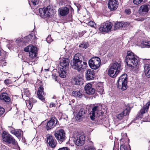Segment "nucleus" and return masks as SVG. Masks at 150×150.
Here are the masks:
<instances>
[{
  "label": "nucleus",
  "mask_w": 150,
  "mask_h": 150,
  "mask_svg": "<svg viewBox=\"0 0 150 150\" xmlns=\"http://www.w3.org/2000/svg\"><path fill=\"white\" fill-rule=\"evenodd\" d=\"M29 54L30 57L33 59L36 56V47L32 45H30Z\"/></svg>",
  "instance_id": "obj_21"
},
{
  "label": "nucleus",
  "mask_w": 150,
  "mask_h": 150,
  "mask_svg": "<svg viewBox=\"0 0 150 150\" xmlns=\"http://www.w3.org/2000/svg\"><path fill=\"white\" fill-rule=\"evenodd\" d=\"M43 90L44 88L43 86H41L39 88L37 93L38 98L42 101L45 100V99L44 97L45 95V93L44 92Z\"/></svg>",
  "instance_id": "obj_16"
},
{
  "label": "nucleus",
  "mask_w": 150,
  "mask_h": 150,
  "mask_svg": "<svg viewBox=\"0 0 150 150\" xmlns=\"http://www.w3.org/2000/svg\"><path fill=\"white\" fill-rule=\"evenodd\" d=\"M30 45H29L28 46L25 47L24 48V51L25 52H30Z\"/></svg>",
  "instance_id": "obj_43"
},
{
  "label": "nucleus",
  "mask_w": 150,
  "mask_h": 150,
  "mask_svg": "<svg viewBox=\"0 0 150 150\" xmlns=\"http://www.w3.org/2000/svg\"><path fill=\"white\" fill-rule=\"evenodd\" d=\"M35 63V62L33 61H30L28 62V64H30L31 65H33V64H34Z\"/></svg>",
  "instance_id": "obj_49"
},
{
  "label": "nucleus",
  "mask_w": 150,
  "mask_h": 150,
  "mask_svg": "<svg viewBox=\"0 0 150 150\" xmlns=\"http://www.w3.org/2000/svg\"><path fill=\"white\" fill-rule=\"evenodd\" d=\"M88 44L87 42H83L80 45L79 47L83 48H86L88 46Z\"/></svg>",
  "instance_id": "obj_36"
},
{
  "label": "nucleus",
  "mask_w": 150,
  "mask_h": 150,
  "mask_svg": "<svg viewBox=\"0 0 150 150\" xmlns=\"http://www.w3.org/2000/svg\"><path fill=\"white\" fill-rule=\"evenodd\" d=\"M59 124L58 121L56 118H52L47 122L46 128L47 130H50L54 127L57 124L58 125Z\"/></svg>",
  "instance_id": "obj_10"
},
{
  "label": "nucleus",
  "mask_w": 150,
  "mask_h": 150,
  "mask_svg": "<svg viewBox=\"0 0 150 150\" xmlns=\"http://www.w3.org/2000/svg\"><path fill=\"white\" fill-rule=\"evenodd\" d=\"M52 107L53 106V104L52 105Z\"/></svg>",
  "instance_id": "obj_57"
},
{
  "label": "nucleus",
  "mask_w": 150,
  "mask_h": 150,
  "mask_svg": "<svg viewBox=\"0 0 150 150\" xmlns=\"http://www.w3.org/2000/svg\"><path fill=\"white\" fill-rule=\"evenodd\" d=\"M138 57L132 52L128 51L125 58L126 62L129 67L132 69L137 70L139 68Z\"/></svg>",
  "instance_id": "obj_2"
},
{
  "label": "nucleus",
  "mask_w": 150,
  "mask_h": 150,
  "mask_svg": "<svg viewBox=\"0 0 150 150\" xmlns=\"http://www.w3.org/2000/svg\"><path fill=\"white\" fill-rule=\"evenodd\" d=\"M50 37H49V36L47 38V39H46V40H47V41H48L49 39H50Z\"/></svg>",
  "instance_id": "obj_51"
},
{
  "label": "nucleus",
  "mask_w": 150,
  "mask_h": 150,
  "mask_svg": "<svg viewBox=\"0 0 150 150\" xmlns=\"http://www.w3.org/2000/svg\"><path fill=\"white\" fill-rule=\"evenodd\" d=\"M68 69L61 68L59 67V76L62 78H64L66 76V71Z\"/></svg>",
  "instance_id": "obj_27"
},
{
  "label": "nucleus",
  "mask_w": 150,
  "mask_h": 150,
  "mask_svg": "<svg viewBox=\"0 0 150 150\" xmlns=\"http://www.w3.org/2000/svg\"><path fill=\"white\" fill-rule=\"evenodd\" d=\"M97 150H102L101 149H98Z\"/></svg>",
  "instance_id": "obj_55"
},
{
  "label": "nucleus",
  "mask_w": 150,
  "mask_h": 150,
  "mask_svg": "<svg viewBox=\"0 0 150 150\" xmlns=\"http://www.w3.org/2000/svg\"><path fill=\"white\" fill-rule=\"evenodd\" d=\"M138 1H140V3H141L143 1V0H138Z\"/></svg>",
  "instance_id": "obj_52"
},
{
  "label": "nucleus",
  "mask_w": 150,
  "mask_h": 150,
  "mask_svg": "<svg viewBox=\"0 0 150 150\" xmlns=\"http://www.w3.org/2000/svg\"><path fill=\"white\" fill-rule=\"evenodd\" d=\"M124 115L122 112L118 114L117 115V118L119 120H121L124 117Z\"/></svg>",
  "instance_id": "obj_40"
},
{
  "label": "nucleus",
  "mask_w": 150,
  "mask_h": 150,
  "mask_svg": "<svg viewBox=\"0 0 150 150\" xmlns=\"http://www.w3.org/2000/svg\"><path fill=\"white\" fill-rule=\"evenodd\" d=\"M89 144L87 146H85L84 150H96L95 147L94 146L93 143L91 141H89Z\"/></svg>",
  "instance_id": "obj_26"
},
{
  "label": "nucleus",
  "mask_w": 150,
  "mask_h": 150,
  "mask_svg": "<svg viewBox=\"0 0 150 150\" xmlns=\"http://www.w3.org/2000/svg\"><path fill=\"white\" fill-rule=\"evenodd\" d=\"M121 64L120 62H114L111 63L108 71V75L114 78L121 71Z\"/></svg>",
  "instance_id": "obj_3"
},
{
  "label": "nucleus",
  "mask_w": 150,
  "mask_h": 150,
  "mask_svg": "<svg viewBox=\"0 0 150 150\" xmlns=\"http://www.w3.org/2000/svg\"><path fill=\"white\" fill-rule=\"evenodd\" d=\"M123 24L122 25V28L123 30L125 29L130 25V23L127 22L122 21Z\"/></svg>",
  "instance_id": "obj_35"
},
{
  "label": "nucleus",
  "mask_w": 150,
  "mask_h": 150,
  "mask_svg": "<svg viewBox=\"0 0 150 150\" xmlns=\"http://www.w3.org/2000/svg\"><path fill=\"white\" fill-rule=\"evenodd\" d=\"M144 73L146 76L150 78V64H147L144 66Z\"/></svg>",
  "instance_id": "obj_24"
},
{
  "label": "nucleus",
  "mask_w": 150,
  "mask_h": 150,
  "mask_svg": "<svg viewBox=\"0 0 150 150\" xmlns=\"http://www.w3.org/2000/svg\"><path fill=\"white\" fill-rule=\"evenodd\" d=\"M100 91H99V92H102V93H103V88H102V87L100 88Z\"/></svg>",
  "instance_id": "obj_50"
},
{
  "label": "nucleus",
  "mask_w": 150,
  "mask_h": 150,
  "mask_svg": "<svg viewBox=\"0 0 150 150\" xmlns=\"http://www.w3.org/2000/svg\"><path fill=\"white\" fill-rule=\"evenodd\" d=\"M112 26V24L111 22H106L101 25L99 29L101 32L107 33L111 31Z\"/></svg>",
  "instance_id": "obj_9"
},
{
  "label": "nucleus",
  "mask_w": 150,
  "mask_h": 150,
  "mask_svg": "<svg viewBox=\"0 0 150 150\" xmlns=\"http://www.w3.org/2000/svg\"><path fill=\"white\" fill-rule=\"evenodd\" d=\"M26 38L27 39L26 42H28L31 41V40L32 38H37L35 35H34L32 34H30L27 36H26Z\"/></svg>",
  "instance_id": "obj_34"
},
{
  "label": "nucleus",
  "mask_w": 150,
  "mask_h": 150,
  "mask_svg": "<svg viewBox=\"0 0 150 150\" xmlns=\"http://www.w3.org/2000/svg\"><path fill=\"white\" fill-rule=\"evenodd\" d=\"M58 150H69V149L67 147H64L60 148Z\"/></svg>",
  "instance_id": "obj_48"
},
{
  "label": "nucleus",
  "mask_w": 150,
  "mask_h": 150,
  "mask_svg": "<svg viewBox=\"0 0 150 150\" xmlns=\"http://www.w3.org/2000/svg\"><path fill=\"white\" fill-rule=\"evenodd\" d=\"M66 117H67V115L66 116Z\"/></svg>",
  "instance_id": "obj_56"
},
{
  "label": "nucleus",
  "mask_w": 150,
  "mask_h": 150,
  "mask_svg": "<svg viewBox=\"0 0 150 150\" xmlns=\"http://www.w3.org/2000/svg\"><path fill=\"white\" fill-rule=\"evenodd\" d=\"M88 25L91 27H95L96 24L93 21H90L88 22Z\"/></svg>",
  "instance_id": "obj_42"
},
{
  "label": "nucleus",
  "mask_w": 150,
  "mask_h": 150,
  "mask_svg": "<svg viewBox=\"0 0 150 150\" xmlns=\"http://www.w3.org/2000/svg\"><path fill=\"white\" fill-rule=\"evenodd\" d=\"M4 82L6 84L8 85L10 84L11 82V80L9 79H6L4 81Z\"/></svg>",
  "instance_id": "obj_45"
},
{
  "label": "nucleus",
  "mask_w": 150,
  "mask_h": 150,
  "mask_svg": "<svg viewBox=\"0 0 150 150\" xmlns=\"http://www.w3.org/2000/svg\"><path fill=\"white\" fill-rule=\"evenodd\" d=\"M30 101L33 103H35L37 102V100L36 99H35L34 98L30 99Z\"/></svg>",
  "instance_id": "obj_47"
},
{
  "label": "nucleus",
  "mask_w": 150,
  "mask_h": 150,
  "mask_svg": "<svg viewBox=\"0 0 150 150\" xmlns=\"http://www.w3.org/2000/svg\"><path fill=\"white\" fill-rule=\"evenodd\" d=\"M99 106L97 105L94 106L93 107L92 110L89 114V117L91 120H93L95 119V117L98 116V114L100 110Z\"/></svg>",
  "instance_id": "obj_11"
},
{
  "label": "nucleus",
  "mask_w": 150,
  "mask_h": 150,
  "mask_svg": "<svg viewBox=\"0 0 150 150\" xmlns=\"http://www.w3.org/2000/svg\"><path fill=\"white\" fill-rule=\"evenodd\" d=\"M12 134H13L16 137H20L21 136L22 132L20 130H13L11 131Z\"/></svg>",
  "instance_id": "obj_31"
},
{
  "label": "nucleus",
  "mask_w": 150,
  "mask_h": 150,
  "mask_svg": "<svg viewBox=\"0 0 150 150\" xmlns=\"http://www.w3.org/2000/svg\"><path fill=\"white\" fill-rule=\"evenodd\" d=\"M150 105V100L148 101L145 105H144L142 109L140 110V113L141 115L147 112Z\"/></svg>",
  "instance_id": "obj_25"
},
{
  "label": "nucleus",
  "mask_w": 150,
  "mask_h": 150,
  "mask_svg": "<svg viewBox=\"0 0 150 150\" xmlns=\"http://www.w3.org/2000/svg\"><path fill=\"white\" fill-rule=\"evenodd\" d=\"M130 149L129 147H126L124 145H122L120 146V150H130Z\"/></svg>",
  "instance_id": "obj_38"
},
{
  "label": "nucleus",
  "mask_w": 150,
  "mask_h": 150,
  "mask_svg": "<svg viewBox=\"0 0 150 150\" xmlns=\"http://www.w3.org/2000/svg\"><path fill=\"white\" fill-rule=\"evenodd\" d=\"M75 139L76 144L78 146H81L84 143L85 136L84 135L78 134L75 138Z\"/></svg>",
  "instance_id": "obj_13"
},
{
  "label": "nucleus",
  "mask_w": 150,
  "mask_h": 150,
  "mask_svg": "<svg viewBox=\"0 0 150 150\" xmlns=\"http://www.w3.org/2000/svg\"><path fill=\"white\" fill-rule=\"evenodd\" d=\"M118 5L117 0H109L108 7L110 11H115L117 8Z\"/></svg>",
  "instance_id": "obj_12"
},
{
  "label": "nucleus",
  "mask_w": 150,
  "mask_h": 150,
  "mask_svg": "<svg viewBox=\"0 0 150 150\" xmlns=\"http://www.w3.org/2000/svg\"><path fill=\"white\" fill-rule=\"evenodd\" d=\"M84 88L86 93L90 95H93L95 93V88L92 87L90 83L87 84L85 86Z\"/></svg>",
  "instance_id": "obj_17"
},
{
  "label": "nucleus",
  "mask_w": 150,
  "mask_h": 150,
  "mask_svg": "<svg viewBox=\"0 0 150 150\" xmlns=\"http://www.w3.org/2000/svg\"><path fill=\"white\" fill-rule=\"evenodd\" d=\"M127 75L126 74L122 75L118 79L117 87L122 91H125L127 88Z\"/></svg>",
  "instance_id": "obj_4"
},
{
  "label": "nucleus",
  "mask_w": 150,
  "mask_h": 150,
  "mask_svg": "<svg viewBox=\"0 0 150 150\" xmlns=\"http://www.w3.org/2000/svg\"><path fill=\"white\" fill-rule=\"evenodd\" d=\"M33 5L35 6L38 4L39 2H41V0H30Z\"/></svg>",
  "instance_id": "obj_37"
},
{
  "label": "nucleus",
  "mask_w": 150,
  "mask_h": 150,
  "mask_svg": "<svg viewBox=\"0 0 150 150\" xmlns=\"http://www.w3.org/2000/svg\"><path fill=\"white\" fill-rule=\"evenodd\" d=\"M84 110L83 109H80L75 117L76 120L78 122H80L82 120L83 117V115L84 114Z\"/></svg>",
  "instance_id": "obj_20"
},
{
  "label": "nucleus",
  "mask_w": 150,
  "mask_h": 150,
  "mask_svg": "<svg viewBox=\"0 0 150 150\" xmlns=\"http://www.w3.org/2000/svg\"><path fill=\"white\" fill-rule=\"evenodd\" d=\"M70 63V60L68 58H65L61 60L59 67L68 69Z\"/></svg>",
  "instance_id": "obj_15"
},
{
  "label": "nucleus",
  "mask_w": 150,
  "mask_h": 150,
  "mask_svg": "<svg viewBox=\"0 0 150 150\" xmlns=\"http://www.w3.org/2000/svg\"><path fill=\"white\" fill-rule=\"evenodd\" d=\"M58 11L60 15L62 16H66L69 13V9L67 7L60 8Z\"/></svg>",
  "instance_id": "obj_22"
},
{
  "label": "nucleus",
  "mask_w": 150,
  "mask_h": 150,
  "mask_svg": "<svg viewBox=\"0 0 150 150\" xmlns=\"http://www.w3.org/2000/svg\"><path fill=\"white\" fill-rule=\"evenodd\" d=\"M45 70L46 71H47L49 70V69H45Z\"/></svg>",
  "instance_id": "obj_54"
},
{
  "label": "nucleus",
  "mask_w": 150,
  "mask_h": 150,
  "mask_svg": "<svg viewBox=\"0 0 150 150\" xmlns=\"http://www.w3.org/2000/svg\"><path fill=\"white\" fill-rule=\"evenodd\" d=\"M100 59L99 57H94L89 60L88 61L89 65L92 69H96L100 67Z\"/></svg>",
  "instance_id": "obj_6"
},
{
  "label": "nucleus",
  "mask_w": 150,
  "mask_h": 150,
  "mask_svg": "<svg viewBox=\"0 0 150 150\" xmlns=\"http://www.w3.org/2000/svg\"><path fill=\"white\" fill-rule=\"evenodd\" d=\"M142 47H150V41L148 40H143L141 42Z\"/></svg>",
  "instance_id": "obj_30"
},
{
  "label": "nucleus",
  "mask_w": 150,
  "mask_h": 150,
  "mask_svg": "<svg viewBox=\"0 0 150 150\" xmlns=\"http://www.w3.org/2000/svg\"><path fill=\"white\" fill-rule=\"evenodd\" d=\"M24 95L27 97H28L30 96V93L28 89H24Z\"/></svg>",
  "instance_id": "obj_39"
},
{
  "label": "nucleus",
  "mask_w": 150,
  "mask_h": 150,
  "mask_svg": "<svg viewBox=\"0 0 150 150\" xmlns=\"http://www.w3.org/2000/svg\"><path fill=\"white\" fill-rule=\"evenodd\" d=\"M123 24L122 21L118 22L115 23L114 25V28L115 29H122V25Z\"/></svg>",
  "instance_id": "obj_33"
},
{
  "label": "nucleus",
  "mask_w": 150,
  "mask_h": 150,
  "mask_svg": "<svg viewBox=\"0 0 150 150\" xmlns=\"http://www.w3.org/2000/svg\"><path fill=\"white\" fill-rule=\"evenodd\" d=\"M130 110L131 108L130 107L128 106H127L126 107V108L124 109L122 113H123L124 116L128 115L130 112Z\"/></svg>",
  "instance_id": "obj_32"
},
{
  "label": "nucleus",
  "mask_w": 150,
  "mask_h": 150,
  "mask_svg": "<svg viewBox=\"0 0 150 150\" xmlns=\"http://www.w3.org/2000/svg\"><path fill=\"white\" fill-rule=\"evenodd\" d=\"M139 1L138 0H133V2L134 4L138 5L140 4Z\"/></svg>",
  "instance_id": "obj_46"
},
{
  "label": "nucleus",
  "mask_w": 150,
  "mask_h": 150,
  "mask_svg": "<svg viewBox=\"0 0 150 150\" xmlns=\"http://www.w3.org/2000/svg\"><path fill=\"white\" fill-rule=\"evenodd\" d=\"M82 80V79L79 76H76L74 77L73 80V83L76 85H79Z\"/></svg>",
  "instance_id": "obj_28"
},
{
  "label": "nucleus",
  "mask_w": 150,
  "mask_h": 150,
  "mask_svg": "<svg viewBox=\"0 0 150 150\" xmlns=\"http://www.w3.org/2000/svg\"><path fill=\"white\" fill-rule=\"evenodd\" d=\"M79 54H76L71 61L70 64L72 69L81 72L87 67V64L86 60L81 59L79 56Z\"/></svg>",
  "instance_id": "obj_1"
},
{
  "label": "nucleus",
  "mask_w": 150,
  "mask_h": 150,
  "mask_svg": "<svg viewBox=\"0 0 150 150\" xmlns=\"http://www.w3.org/2000/svg\"><path fill=\"white\" fill-rule=\"evenodd\" d=\"M150 11V5H143L139 9V14L142 15H144L147 14Z\"/></svg>",
  "instance_id": "obj_14"
},
{
  "label": "nucleus",
  "mask_w": 150,
  "mask_h": 150,
  "mask_svg": "<svg viewBox=\"0 0 150 150\" xmlns=\"http://www.w3.org/2000/svg\"><path fill=\"white\" fill-rule=\"evenodd\" d=\"M54 135L60 144L64 142L66 139L65 133L62 129H60L55 131Z\"/></svg>",
  "instance_id": "obj_7"
},
{
  "label": "nucleus",
  "mask_w": 150,
  "mask_h": 150,
  "mask_svg": "<svg viewBox=\"0 0 150 150\" xmlns=\"http://www.w3.org/2000/svg\"><path fill=\"white\" fill-rule=\"evenodd\" d=\"M125 12L126 14L129 15L131 13V11L130 9L127 8L125 10Z\"/></svg>",
  "instance_id": "obj_44"
},
{
  "label": "nucleus",
  "mask_w": 150,
  "mask_h": 150,
  "mask_svg": "<svg viewBox=\"0 0 150 150\" xmlns=\"http://www.w3.org/2000/svg\"><path fill=\"white\" fill-rule=\"evenodd\" d=\"M47 142L49 145L52 148L55 147L57 144L56 141L52 136H49L47 137Z\"/></svg>",
  "instance_id": "obj_19"
},
{
  "label": "nucleus",
  "mask_w": 150,
  "mask_h": 150,
  "mask_svg": "<svg viewBox=\"0 0 150 150\" xmlns=\"http://www.w3.org/2000/svg\"><path fill=\"white\" fill-rule=\"evenodd\" d=\"M82 93V92L80 91H75L72 92V94L75 97L81 98L83 96Z\"/></svg>",
  "instance_id": "obj_29"
},
{
  "label": "nucleus",
  "mask_w": 150,
  "mask_h": 150,
  "mask_svg": "<svg viewBox=\"0 0 150 150\" xmlns=\"http://www.w3.org/2000/svg\"><path fill=\"white\" fill-rule=\"evenodd\" d=\"M5 112V109L2 107L0 106V117H1Z\"/></svg>",
  "instance_id": "obj_41"
},
{
  "label": "nucleus",
  "mask_w": 150,
  "mask_h": 150,
  "mask_svg": "<svg viewBox=\"0 0 150 150\" xmlns=\"http://www.w3.org/2000/svg\"><path fill=\"white\" fill-rule=\"evenodd\" d=\"M95 71L91 69H88L86 71V78L87 80H90L93 79L95 76Z\"/></svg>",
  "instance_id": "obj_18"
},
{
  "label": "nucleus",
  "mask_w": 150,
  "mask_h": 150,
  "mask_svg": "<svg viewBox=\"0 0 150 150\" xmlns=\"http://www.w3.org/2000/svg\"><path fill=\"white\" fill-rule=\"evenodd\" d=\"M147 0H143V1L144 2H145Z\"/></svg>",
  "instance_id": "obj_53"
},
{
  "label": "nucleus",
  "mask_w": 150,
  "mask_h": 150,
  "mask_svg": "<svg viewBox=\"0 0 150 150\" xmlns=\"http://www.w3.org/2000/svg\"><path fill=\"white\" fill-rule=\"evenodd\" d=\"M0 99L6 102H9L11 100L10 98L6 93H4L0 95Z\"/></svg>",
  "instance_id": "obj_23"
},
{
  "label": "nucleus",
  "mask_w": 150,
  "mask_h": 150,
  "mask_svg": "<svg viewBox=\"0 0 150 150\" xmlns=\"http://www.w3.org/2000/svg\"><path fill=\"white\" fill-rule=\"evenodd\" d=\"M39 11L40 16L42 18L50 16L53 14V10L50 6L40 8Z\"/></svg>",
  "instance_id": "obj_5"
},
{
  "label": "nucleus",
  "mask_w": 150,
  "mask_h": 150,
  "mask_svg": "<svg viewBox=\"0 0 150 150\" xmlns=\"http://www.w3.org/2000/svg\"><path fill=\"white\" fill-rule=\"evenodd\" d=\"M2 136L3 141L8 144H15L16 142L15 139L10 134L6 132H4L2 134Z\"/></svg>",
  "instance_id": "obj_8"
}]
</instances>
